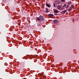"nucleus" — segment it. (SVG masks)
<instances>
[{"label":"nucleus","mask_w":79,"mask_h":79,"mask_svg":"<svg viewBox=\"0 0 79 79\" xmlns=\"http://www.w3.org/2000/svg\"><path fill=\"white\" fill-rule=\"evenodd\" d=\"M36 19L38 21H44L45 19L44 18L42 15H40L39 16V17H36Z\"/></svg>","instance_id":"obj_1"},{"label":"nucleus","mask_w":79,"mask_h":79,"mask_svg":"<svg viewBox=\"0 0 79 79\" xmlns=\"http://www.w3.org/2000/svg\"><path fill=\"white\" fill-rule=\"evenodd\" d=\"M54 12L55 13H58V11L57 10H56L54 11Z\"/></svg>","instance_id":"obj_2"},{"label":"nucleus","mask_w":79,"mask_h":79,"mask_svg":"<svg viewBox=\"0 0 79 79\" xmlns=\"http://www.w3.org/2000/svg\"><path fill=\"white\" fill-rule=\"evenodd\" d=\"M46 5L49 8H50V5H49L47 3H46Z\"/></svg>","instance_id":"obj_3"},{"label":"nucleus","mask_w":79,"mask_h":79,"mask_svg":"<svg viewBox=\"0 0 79 79\" xmlns=\"http://www.w3.org/2000/svg\"><path fill=\"white\" fill-rule=\"evenodd\" d=\"M66 12V10H63L62 12V13H63V14H64V13H65Z\"/></svg>","instance_id":"obj_4"},{"label":"nucleus","mask_w":79,"mask_h":79,"mask_svg":"<svg viewBox=\"0 0 79 79\" xmlns=\"http://www.w3.org/2000/svg\"><path fill=\"white\" fill-rule=\"evenodd\" d=\"M53 22L54 23H56L57 22H58V20H54L53 21Z\"/></svg>","instance_id":"obj_5"},{"label":"nucleus","mask_w":79,"mask_h":79,"mask_svg":"<svg viewBox=\"0 0 79 79\" xmlns=\"http://www.w3.org/2000/svg\"><path fill=\"white\" fill-rule=\"evenodd\" d=\"M46 13H48L49 12V11H48V9L47 8H46Z\"/></svg>","instance_id":"obj_6"},{"label":"nucleus","mask_w":79,"mask_h":79,"mask_svg":"<svg viewBox=\"0 0 79 79\" xmlns=\"http://www.w3.org/2000/svg\"><path fill=\"white\" fill-rule=\"evenodd\" d=\"M66 5L65 4H64V5L63 6V7L64 8V7H66Z\"/></svg>","instance_id":"obj_7"},{"label":"nucleus","mask_w":79,"mask_h":79,"mask_svg":"<svg viewBox=\"0 0 79 79\" xmlns=\"http://www.w3.org/2000/svg\"><path fill=\"white\" fill-rule=\"evenodd\" d=\"M61 6H57L58 8H59V9L60 8H61Z\"/></svg>","instance_id":"obj_8"},{"label":"nucleus","mask_w":79,"mask_h":79,"mask_svg":"<svg viewBox=\"0 0 79 79\" xmlns=\"http://www.w3.org/2000/svg\"><path fill=\"white\" fill-rule=\"evenodd\" d=\"M50 17H51V16L53 17V15H52V14H50Z\"/></svg>","instance_id":"obj_9"},{"label":"nucleus","mask_w":79,"mask_h":79,"mask_svg":"<svg viewBox=\"0 0 79 79\" xmlns=\"http://www.w3.org/2000/svg\"><path fill=\"white\" fill-rule=\"evenodd\" d=\"M65 1V0H61V2H64Z\"/></svg>","instance_id":"obj_10"},{"label":"nucleus","mask_w":79,"mask_h":79,"mask_svg":"<svg viewBox=\"0 0 79 79\" xmlns=\"http://www.w3.org/2000/svg\"><path fill=\"white\" fill-rule=\"evenodd\" d=\"M22 65L23 66H24V63H23L22 64Z\"/></svg>","instance_id":"obj_11"},{"label":"nucleus","mask_w":79,"mask_h":79,"mask_svg":"<svg viewBox=\"0 0 79 79\" xmlns=\"http://www.w3.org/2000/svg\"><path fill=\"white\" fill-rule=\"evenodd\" d=\"M68 6H69V5H67V6L66 7V8H68Z\"/></svg>","instance_id":"obj_12"},{"label":"nucleus","mask_w":79,"mask_h":79,"mask_svg":"<svg viewBox=\"0 0 79 79\" xmlns=\"http://www.w3.org/2000/svg\"><path fill=\"white\" fill-rule=\"evenodd\" d=\"M28 19H29V18H27V21H30V20H29Z\"/></svg>","instance_id":"obj_13"},{"label":"nucleus","mask_w":79,"mask_h":79,"mask_svg":"<svg viewBox=\"0 0 79 79\" xmlns=\"http://www.w3.org/2000/svg\"><path fill=\"white\" fill-rule=\"evenodd\" d=\"M71 10V8H70V9H69V11H70V10Z\"/></svg>","instance_id":"obj_14"},{"label":"nucleus","mask_w":79,"mask_h":79,"mask_svg":"<svg viewBox=\"0 0 79 79\" xmlns=\"http://www.w3.org/2000/svg\"><path fill=\"white\" fill-rule=\"evenodd\" d=\"M73 22H74V19H73Z\"/></svg>","instance_id":"obj_15"},{"label":"nucleus","mask_w":79,"mask_h":79,"mask_svg":"<svg viewBox=\"0 0 79 79\" xmlns=\"http://www.w3.org/2000/svg\"><path fill=\"white\" fill-rule=\"evenodd\" d=\"M3 1H6V0H2Z\"/></svg>","instance_id":"obj_16"},{"label":"nucleus","mask_w":79,"mask_h":79,"mask_svg":"<svg viewBox=\"0 0 79 79\" xmlns=\"http://www.w3.org/2000/svg\"><path fill=\"white\" fill-rule=\"evenodd\" d=\"M48 16H50V14H48Z\"/></svg>","instance_id":"obj_17"},{"label":"nucleus","mask_w":79,"mask_h":79,"mask_svg":"<svg viewBox=\"0 0 79 79\" xmlns=\"http://www.w3.org/2000/svg\"><path fill=\"white\" fill-rule=\"evenodd\" d=\"M54 6H55V4L54 5Z\"/></svg>","instance_id":"obj_18"},{"label":"nucleus","mask_w":79,"mask_h":79,"mask_svg":"<svg viewBox=\"0 0 79 79\" xmlns=\"http://www.w3.org/2000/svg\"><path fill=\"white\" fill-rule=\"evenodd\" d=\"M44 39H45V40H46V38H45Z\"/></svg>","instance_id":"obj_19"}]
</instances>
